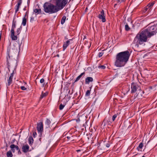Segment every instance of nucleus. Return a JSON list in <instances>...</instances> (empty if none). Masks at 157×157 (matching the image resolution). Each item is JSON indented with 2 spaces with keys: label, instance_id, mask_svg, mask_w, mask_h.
I'll use <instances>...</instances> for the list:
<instances>
[{
  "label": "nucleus",
  "instance_id": "f8f14e48",
  "mask_svg": "<svg viewBox=\"0 0 157 157\" xmlns=\"http://www.w3.org/2000/svg\"><path fill=\"white\" fill-rule=\"evenodd\" d=\"M22 3L21 0H18L17 1V4L15 6V14H16L19 10V8Z\"/></svg>",
  "mask_w": 157,
  "mask_h": 157
},
{
  "label": "nucleus",
  "instance_id": "c03bdc74",
  "mask_svg": "<svg viewBox=\"0 0 157 157\" xmlns=\"http://www.w3.org/2000/svg\"><path fill=\"white\" fill-rule=\"evenodd\" d=\"M34 18L33 17H31V20L32 19H33Z\"/></svg>",
  "mask_w": 157,
  "mask_h": 157
},
{
  "label": "nucleus",
  "instance_id": "1a4fd4ad",
  "mask_svg": "<svg viewBox=\"0 0 157 157\" xmlns=\"http://www.w3.org/2000/svg\"><path fill=\"white\" fill-rule=\"evenodd\" d=\"M37 129L39 133H41L43 130V124L42 122H40L37 124Z\"/></svg>",
  "mask_w": 157,
  "mask_h": 157
},
{
  "label": "nucleus",
  "instance_id": "6ab92c4d",
  "mask_svg": "<svg viewBox=\"0 0 157 157\" xmlns=\"http://www.w3.org/2000/svg\"><path fill=\"white\" fill-rule=\"evenodd\" d=\"M33 140L32 137H29V145H32L33 143Z\"/></svg>",
  "mask_w": 157,
  "mask_h": 157
},
{
  "label": "nucleus",
  "instance_id": "4468645a",
  "mask_svg": "<svg viewBox=\"0 0 157 157\" xmlns=\"http://www.w3.org/2000/svg\"><path fill=\"white\" fill-rule=\"evenodd\" d=\"M11 32V39L12 40H17V36H15L14 35V31H10Z\"/></svg>",
  "mask_w": 157,
  "mask_h": 157
},
{
  "label": "nucleus",
  "instance_id": "a18cd8bd",
  "mask_svg": "<svg viewBox=\"0 0 157 157\" xmlns=\"http://www.w3.org/2000/svg\"><path fill=\"white\" fill-rule=\"evenodd\" d=\"M67 138L68 139H70V137H69V136H67Z\"/></svg>",
  "mask_w": 157,
  "mask_h": 157
},
{
  "label": "nucleus",
  "instance_id": "c9c22d12",
  "mask_svg": "<svg viewBox=\"0 0 157 157\" xmlns=\"http://www.w3.org/2000/svg\"><path fill=\"white\" fill-rule=\"evenodd\" d=\"M85 74V72H83L81 73V74L78 76L80 78H81L82 76L83 75H84Z\"/></svg>",
  "mask_w": 157,
  "mask_h": 157
},
{
  "label": "nucleus",
  "instance_id": "0eeeda50",
  "mask_svg": "<svg viewBox=\"0 0 157 157\" xmlns=\"http://www.w3.org/2000/svg\"><path fill=\"white\" fill-rule=\"evenodd\" d=\"M154 2H152L151 3L149 4L145 8V11L144 12H147V13H149L151 12L152 10V6L154 5Z\"/></svg>",
  "mask_w": 157,
  "mask_h": 157
},
{
  "label": "nucleus",
  "instance_id": "a211bd4d",
  "mask_svg": "<svg viewBox=\"0 0 157 157\" xmlns=\"http://www.w3.org/2000/svg\"><path fill=\"white\" fill-rule=\"evenodd\" d=\"M33 11L36 14H38L41 13V10L40 9H35Z\"/></svg>",
  "mask_w": 157,
  "mask_h": 157
},
{
  "label": "nucleus",
  "instance_id": "58836bf2",
  "mask_svg": "<svg viewBox=\"0 0 157 157\" xmlns=\"http://www.w3.org/2000/svg\"><path fill=\"white\" fill-rule=\"evenodd\" d=\"M44 78L41 79L40 80V82L41 83H43L44 82Z\"/></svg>",
  "mask_w": 157,
  "mask_h": 157
},
{
  "label": "nucleus",
  "instance_id": "09e8293b",
  "mask_svg": "<svg viewBox=\"0 0 157 157\" xmlns=\"http://www.w3.org/2000/svg\"><path fill=\"white\" fill-rule=\"evenodd\" d=\"M121 0V1H124V0Z\"/></svg>",
  "mask_w": 157,
  "mask_h": 157
},
{
  "label": "nucleus",
  "instance_id": "4be33fe9",
  "mask_svg": "<svg viewBox=\"0 0 157 157\" xmlns=\"http://www.w3.org/2000/svg\"><path fill=\"white\" fill-rule=\"evenodd\" d=\"M6 155L7 157H12L13 155L11 151H8L6 153Z\"/></svg>",
  "mask_w": 157,
  "mask_h": 157
},
{
  "label": "nucleus",
  "instance_id": "bb28decb",
  "mask_svg": "<svg viewBox=\"0 0 157 157\" xmlns=\"http://www.w3.org/2000/svg\"><path fill=\"white\" fill-rule=\"evenodd\" d=\"M90 90H88L86 92L85 96H90Z\"/></svg>",
  "mask_w": 157,
  "mask_h": 157
},
{
  "label": "nucleus",
  "instance_id": "49530a36",
  "mask_svg": "<svg viewBox=\"0 0 157 157\" xmlns=\"http://www.w3.org/2000/svg\"><path fill=\"white\" fill-rule=\"evenodd\" d=\"M142 93H143V94H144V91H143L142 92Z\"/></svg>",
  "mask_w": 157,
  "mask_h": 157
},
{
  "label": "nucleus",
  "instance_id": "e433bc0d",
  "mask_svg": "<svg viewBox=\"0 0 157 157\" xmlns=\"http://www.w3.org/2000/svg\"><path fill=\"white\" fill-rule=\"evenodd\" d=\"M80 78L78 76L77 78H76L75 81V82H77V81H78V80H79L80 79Z\"/></svg>",
  "mask_w": 157,
  "mask_h": 157
},
{
  "label": "nucleus",
  "instance_id": "37998d69",
  "mask_svg": "<svg viewBox=\"0 0 157 157\" xmlns=\"http://www.w3.org/2000/svg\"><path fill=\"white\" fill-rule=\"evenodd\" d=\"M23 10L25 11L26 10V7L25 6L23 9Z\"/></svg>",
  "mask_w": 157,
  "mask_h": 157
},
{
  "label": "nucleus",
  "instance_id": "9b49d317",
  "mask_svg": "<svg viewBox=\"0 0 157 157\" xmlns=\"http://www.w3.org/2000/svg\"><path fill=\"white\" fill-rule=\"evenodd\" d=\"M72 41V39H69L66 42H64L63 43V50L64 51L68 46L70 44L71 42Z\"/></svg>",
  "mask_w": 157,
  "mask_h": 157
},
{
  "label": "nucleus",
  "instance_id": "393cba45",
  "mask_svg": "<svg viewBox=\"0 0 157 157\" xmlns=\"http://www.w3.org/2000/svg\"><path fill=\"white\" fill-rule=\"evenodd\" d=\"M21 29L22 27L21 26L19 28H18L17 29L16 31V33L17 35H19V34L20 33Z\"/></svg>",
  "mask_w": 157,
  "mask_h": 157
},
{
  "label": "nucleus",
  "instance_id": "f704fd0d",
  "mask_svg": "<svg viewBox=\"0 0 157 157\" xmlns=\"http://www.w3.org/2000/svg\"><path fill=\"white\" fill-rule=\"evenodd\" d=\"M85 74V72H83L81 73V74L78 76L80 78H81L82 76L83 75H84Z\"/></svg>",
  "mask_w": 157,
  "mask_h": 157
},
{
  "label": "nucleus",
  "instance_id": "dca6fc26",
  "mask_svg": "<svg viewBox=\"0 0 157 157\" xmlns=\"http://www.w3.org/2000/svg\"><path fill=\"white\" fill-rule=\"evenodd\" d=\"M93 78L91 77H87L85 80V83L86 84H89L90 82H92L93 81Z\"/></svg>",
  "mask_w": 157,
  "mask_h": 157
},
{
  "label": "nucleus",
  "instance_id": "a878e982",
  "mask_svg": "<svg viewBox=\"0 0 157 157\" xmlns=\"http://www.w3.org/2000/svg\"><path fill=\"white\" fill-rule=\"evenodd\" d=\"M51 123V121H50L48 119H47L46 120L45 124H47L48 126V127H49V125Z\"/></svg>",
  "mask_w": 157,
  "mask_h": 157
},
{
  "label": "nucleus",
  "instance_id": "b1692460",
  "mask_svg": "<svg viewBox=\"0 0 157 157\" xmlns=\"http://www.w3.org/2000/svg\"><path fill=\"white\" fill-rule=\"evenodd\" d=\"M143 146V144L142 143H140L138 147H137V149L138 151H139L140 149H142Z\"/></svg>",
  "mask_w": 157,
  "mask_h": 157
},
{
  "label": "nucleus",
  "instance_id": "de8ad7c7",
  "mask_svg": "<svg viewBox=\"0 0 157 157\" xmlns=\"http://www.w3.org/2000/svg\"><path fill=\"white\" fill-rule=\"evenodd\" d=\"M142 157H145V156H142Z\"/></svg>",
  "mask_w": 157,
  "mask_h": 157
},
{
  "label": "nucleus",
  "instance_id": "20e7f679",
  "mask_svg": "<svg viewBox=\"0 0 157 157\" xmlns=\"http://www.w3.org/2000/svg\"><path fill=\"white\" fill-rule=\"evenodd\" d=\"M44 11L49 14L56 13L59 11V10L55 5L51 3L46 2L44 5Z\"/></svg>",
  "mask_w": 157,
  "mask_h": 157
},
{
  "label": "nucleus",
  "instance_id": "412c9836",
  "mask_svg": "<svg viewBox=\"0 0 157 157\" xmlns=\"http://www.w3.org/2000/svg\"><path fill=\"white\" fill-rule=\"evenodd\" d=\"M26 19L25 18V17H24L22 19V25H23L24 26H25L26 25Z\"/></svg>",
  "mask_w": 157,
  "mask_h": 157
},
{
  "label": "nucleus",
  "instance_id": "ddd939ff",
  "mask_svg": "<svg viewBox=\"0 0 157 157\" xmlns=\"http://www.w3.org/2000/svg\"><path fill=\"white\" fill-rule=\"evenodd\" d=\"M10 147L11 148V151L13 152H14L15 151V150L17 151L19 150V147L17 145H16L14 144H11L10 146Z\"/></svg>",
  "mask_w": 157,
  "mask_h": 157
},
{
  "label": "nucleus",
  "instance_id": "6e6552de",
  "mask_svg": "<svg viewBox=\"0 0 157 157\" xmlns=\"http://www.w3.org/2000/svg\"><path fill=\"white\" fill-rule=\"evenodd\" d=\"M98 18L99 19L101 20L103 22H104L106 21L104 11L103 10H102L101 11L100 14L98 15Z\"/></svg>",
  "mask_w": 157,
  "mask_h": 157
},
{
  "label": "nucleus",
  "instance_id": "7ed1b4c3",
  "mask_svg": "<svg viewBox=\"0 0 157 157\" xmlns=\"http://www.w3.org/2000/svg\"><path fill=\"white\" fill-rule=\"evenodd\" d=\"M130 54L128 51L121 52L116 55L114 65L117 67L124 66L128 60Z\"/></svg>",
  "mask_w": 157,
  "mask_h": 157
},
{
  "label": "nucleus",
  "instance_id": "aec40b11",
  "mask_svg": "<svg viewBox=\"0 0 157 157\" xmlns=\"http://www.w3.org/2000/svg\"><path fill=\"white\" fill-rule=\"evenodd\" d=\"M66 18V17L65 16H63L61 20V24L63 25L64 23Z\"/></svg>",
  "mask_w": 157,
  "mask_h": 157
},
{
  "label": "nucleus",
  "instance_id": "f03ea898",
  "mask_svg": "<svg viewBox=\"0 0 157 157\" xmlns=\"http://www.w3.org/2000/svg\"><path fill=\"white\" fill-rule=\"evenodd\" d=\"M12 50H13V49H8L7 52L6 59L8 68L9 72H10V70L12 71V72L10 76L7 80V83H6L7 88L12 83L13 77V75L16 72V69L17 66V61L16 59H14L11 60H10V57L11 56H10V52Z\"/></svg>",
  "mask_w": 157,
  "mask_h": 157
},
{
  "label": "nucleus",
  "instance_id": "c756f323",
  "mask_svg": "<svg viewBox=\"0 0 157 157\" xmlns=\"http://www.w3.org/2000/svg\"><path fill=\"white\" fill-rule=\"evenodd\" d=\"M98 67L99 68L104 69L105 68V67L104 65H101L99 66Z\"/></svg>",
  "mask_w": 157,
  "mask_h": 157
},
{
  "label": "nucleus",
  "instance_id": "f257e3e1",
  "mask_svg": "<svg viewBox=\"0 0 157 157\" xmlns=\"http://www.w3.org/2000/svg\"><path fill=\"white\" fill-rule=\"evenodd\" d=\"M157 32V24L149 25L146 29L138 33L134 38V44L138 46L148 41V38L155 35Z\"/></svg>",
  "mask_w": 157,
  "mask_h": 157
},
{
  "label": "nucleus",
  "instance_id": "ea45409f",
  "mask_svg": "<svg viewBox=\"0 0 157 157\" xmlns=\"http://www.w3.org/2000/svg\"><path fill=\"white\" fill-rule=\"evenodd\" d=\"M36 136H37V133H36V132H33V137H36Z\"/></svg>",
  "mask_w": 157,
  "mask_h": 157
},
{
  "label": "nucleus",
  "instance_id": "a19ab883",
  "mask_svg": "<svg viewBox=\"0 0 157 157\" xmlns=\"http://www.w3.org/2000/svg\"><path fill=\"white\" fill-rule=\"evenodd\" d=\"M106 146L107 147H109L110 146V145L109 144H106Z\"/></svg>",
  "mask_w": 157,
  "mask_h": 157
},
{
  "label": "nucleus",
  "instance_id": "423d86ee",
  "mask_svg": "<svg viewBox=\"0 0 157 157\" xmlns=\"http://www.w3.org/2000/svg\"><path fill=\"white\" fill-rule=\"evenodd\" d=\"M131 88L132 93H135L137 90L141 91L140 87L136 83H132L131 85Z\"/></svg>",
  "mask_w": 157,
  "mask_h": 157
},
{
  "label": "nucleus",
  "instance_id": "79ce46f5",
  "mask_svg": "<svg viewBox=\"0 0 157 157\" xmlns=\"http://www.w3.org/2000/svg\"><path fill=\"white\" fill-rule=\"evenodd\" d=\"M28 14V11H27L26 12V13H25V14L24 16V17H25V16H26V15H27V14Z\"/></svg>",
  "mask_w": 157,
  "mask_h": 157
},
{
  "label": "nucleus",
  "instance_id": "c85d7f7f",
  "mask_svg": "<svg viewBox=\"0 0 157 157\" xmlns=\"http://www.w3.org/2000/svg\"><path fill=\"white\" fill-rule=\"evenodd\" d=\"M65 106V105H63L62 104H60L59 106V109L60 110H62Z\"/></svg>",
  "mask_w": 157,
  "mask_h": 157
},
{
  "label": "nucleus",
  "instance_id": "2eb2a0df",
  "mask_svg": "<svg viewBox=\"0 0 157 157\" xmlns=\"http://www.w3.org/2000/svg\"><path fill=\"white\" fill-rule=\"evenodd\" d=\"M22 149L23 152L26 153L28 151L29 149V147L28 145H25L22 146Z\"/></svg>",
  "mask_w": 157,
  "mask_h": 157
},
{
  "label": "nucleus",
  "instance_id": "5701e85b",
  "mask_svg": "<svg viewBox=\"0 0 157 157\" xmlns=\"http://www.w3.org/2000/svg\"><path fill=\"white\" fill-rule=\"evenodd\" d=\"M48 94V93H42V94L40 96V99H41L43 98L46 97Z\"/></svg>",
  "mask_w": 157,
  "mask_h": 157
},
{
  "label": "nucleus",
  "instance_id": "473e14b6",
  "mask_svg": "<svg viewBox=\"0 0 157 157\" xmlns=\"http://www.w3.org/2000/svg\"><path fill=\"white\" fill-rule=\"evenodd\" d=\"M117 116L116 114H115L112 117L113 121H114L115 120V118L117 117Z\"/></svg>",
  "mask_w": 157,
  "mask_h": 157
},
{
  "label": "nucleus",
  "instance_id": "2f4dec72",
  "mask_svg": "<svg viewBox=\"0 0 157 157\" xmlns=\"http://www.w3.org/2000/svg\"><path fill=\"white\" fill-rule=\"evenodd\" d=\"M103 53L102 52H99L98 53V56L99 57H101L102 56Z\"/></svg>",
  "mask_w": 157,
  "mask_h": 157
},
{
  "label": "nucleus",
  "instance_id": "72a5a7b5",
  "mask_svg": "<svg viewBox=\"0 0 157 157\" xmlns=\"http://www.w3.org/2000/svg\"><path fill=\"white\" fill-rule=\"evenodd\" d=\"M85 74V72H83L81 73V74L78 76L80 78H81L82 76L83 75H84Z\"/></svg>",
  "mask_w": 157,
  "mask_h": 157
},
{
  "label": "nucleus",
  "instance_id": "39448f33",
  "mask_svg": "<svg viewBox=\"0 0 157 157\" xmlns=\"http://www.w3.org/2000/svg\"><path fill=\"white\" fill-rule=\"evenodd\" d=\"M68 0H56V6L59 11L62 9L67 3Z\"/></svg>",
  "mask_w": 157,
  "mask_h": 157
},
{
  "label": "nucleus",
  "instance_id": "9d476101",
  "mask_svg": "<svg viewBox=\"0 0 157 157\" xmlns=\"http://www.w3.org/2000/svg\"><path fill=\"white\" fill-rule=\"evenodd\" d=\"M15 18H16V15L15 14L14 16V17L13 18L11 29V30L10 31H14V29L16 28L17 21L15 20Z\"/></svg>",
  "mask_w": 157,
  "mask_h": 157
},
{
  "label": "nucleus",
  "instance_id": "7c9ffc66",
  "mask_svg": "<svg viewBox=\"0 0 157 157\" xmlns=\"http://www.w3.org/2000/svg\"><path fill=\"white\" fill-rule=\"evenodd\" d=\"M106 120V119H105L104 120V122L102 123L101 124V126H104L106 124L105 121Z\"/></svg>",
  "mask_w": 157,
  "mask_h": 157
},
{
  "label": "nucleus",
  "instance_id": "cd10ccee",
  "mask_svg": "<svg viewBox=\"0 0 157 157\" xmlns=\"http://www.w3.org/2000/svg\"><path fill=\"white\" fill-rule=\"evenodd\" d=\"M125 29L126 31H128L130 29V28L129 27L128 24H126L125 26Z\"/></svg>",
  "mask_w": 157,
  "mask_h": 157
},
{
  "label": "nucleus",
  "instance_id": "f3484780",
  "mask_svg": "<svg viewBox=\"0 0 157 157\" xmlns=\"http://www.w3.org/2000/svg\"><path fill=\"white\" fill-rule=\"evenodd\" d=\"M130 88L129 86H125L124 88H123V90L125 93H127L129 91Z\"/></svg>",
  "mask_w": 157,
  "mask_h": 157
},
{
  "label": "nucleus",
  "instance_id": "4c0bfd02",
  "mask_svg": "<svg viewBox=\"0 0 157 157\" xmlns=\"http://www.w3.org/2000/svg\"><path fill=\"white\" fill-rule=\"evenodd\" d=\"M21 88L22 90H26V88L24 86H21Z\"/></svg>",
  "mask_w": 157,
  "mask_h": 157
}]
</instances>
